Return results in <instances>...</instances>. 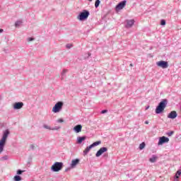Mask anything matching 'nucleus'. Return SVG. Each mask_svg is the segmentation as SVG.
I'll use <instances>...</instances> for the list:
<instances>
[{
  "mask_svg": "<svg viewBox=\"0 0 181 181\" xmlns=\"http://www.w3.org/2000/svg\"><path fill=\"white\" fill-rule=\"evenodd\" d=\"M107 151H108V148L107 147L100 148L95 154L96 158H100V156H101L102 154L104 153V152H107Z\"/></svg>",
  "mask_w": 181,
  "mask_h": 181,
  "instance_id": "nucleus-8",
  "label": "nucleus"
},
{
  "mask_svg": "<svg viewBox=\"0 0 181 181\" xmlns=\"http://www.w3.org/2000/svg\"><path fill=\"white\" fill-rule=\"evenodd\" d=\"M168 142H169V138L163 136L160 137L158 145H163V144H168Z\"/></svg>",
  "mask_w": 181,
  "mask_h": 181,
  "instance_id": "nucleus-9",
  "label": "nucleus"
},
{
  "mask_svg": "<svg viewBox=\"0 0 181 181\" xmlns=\"http://www.w3.org/2000/svg\"><path fill=\"white\" fill-rule=\"evenodd\" d=\"M98 145H101V141H98L96 142L93 143L90 146H92V148H94V146H98Z\"/></svg>",
  "mask_w": 181,
  "mask_h": 181,
  "instance_id": "nucleus-18",
  "label": "nucleus"
},
{
  "mask_svg": "<svg viewBox=\"0 0 181 181\" xmlns=\"http://www.w3.org/2000/svg\"><path fill=\"white\" fill-rule=\"evenodd\" d=\"M173 134H175L174 131H171V132H168L166 133V135H168V136H172V135H173Z\"/></svg>",
  "mask_w": 181,
  "mask_h": 181,
  "instance_id": "nucleus-26",
  "label": "nucleus"
},
{
  "mask_svg": "<svg viewBox=\"0 0 181 181\" xmlns=\"http://www.w3.org/2000/svg\"><path fill=\"white\" fill-rule=\"evenodd\" d=\"M180 175H181V171L177 170L175 175V179H179V177L180 176Z\"/></svg>",
  "mask_w": 181,
  "mask_h": 181,
  "instance_id": "nucleus-23",
  "label": "nucleus"
},
{
  "mask_svg": "<svg viewBox=\"0 0 181 181\" xmlns=\"http://www.w3.org/2000/svg\"><path fill=\"white\" fill-rule=\"evenodd\" d=\"M1 159L2 160H8V159H9V157H8V156H4L1 157Z\"/></svg>",
  "mask_w": 181,
  "mask_h": 181,
  "instance_id": "nucleus-28",
  "label": "nucleus"
},
{
  "mask_svg": "<svg viewBox=\"0 0 181 181\" xmlns=\"http://www.w3.org/2000/svg\"><path fill=\"white\" fill-rule=\"evenodd\" d=\"M144 148H145V143H144V142L141 143V144L139 145V149H140L141 151H142V149H144Z\"/></svg>",
  "mask_w": 181,
  "mask_h": 181,
  "instance_id": "nucleus-25",
  "label": "nucleus"
},
{
  "mask_svg": "<svg viewBox=\"0 0 181 181\" xmlns=\"http://www.w3.org/2000/svg\"><path fill=\"white\" fill-rule=\"evenodd\" d=\"M63 105L64 103L62 101L57 102L52 108V112L57 114V112H60L62 110H63Z\"/></svg>",
  "mask_w": 181,
  "mask_h": 181,
  "instance_id": "nucleus-4",
  "label": "nucleus"
},
{
  "mask_svg": "<svg viewBox=\"0 0 181 181\" xmlns=\"http://www.w3.org/2000/svg\"><path fill=\"white\" fill-rule=\"evenodd\" d=\"M58 129H60V127H51V131H57Z\"/></svg>",
  "mask_w": 181,
  "mask_h": 181,
  "instance_id": "nucleus-27",
  "label": "nucleus"
},
{
  "mask_svg": "<svg viewBox=\"0 0 181 181\" xmlns=\"http://www.w3.org/2000/svg\"><path fill=\"white\" fill-rule=\"evenodd\" d=\"M134 23H135V20H128L127 23L126 25V28H132V26H134Z\"/></svg>",
  "mask_w": 181,
  "mask_h": 181,
  "instance_id": "nucleus-14",
  "label": "nucleus"
},
{
  "mask_svg": "<svg viewBox=\"0 0 181 181\" xmlns=\"http://www.w3.org/2000/svg\"><path fill=\"white\" fill-rule=\"evenodd\" d=\"M57 122H59V123H62V122H64V120L63 119H59Z\"/></svg>",
  "mask_w": 181,
  "mask_h": 181,
  "instance_id": "nucleus-33",
  "label": "nucleus"
},
{
  "mask_svg": "<svg viewBox=\"0 0 181 181\" xmlns=\"http://www.w3.org/2000/svg\"><path fill=\"white\" fill-rule=\"evenodd\" d=\"M9 134L11 132L6 129V130L3 131V134L1 139L0 140V155L4 152V148H5V145L6 144V141L8 137L9 136Z\"/></svg>",
  "mask_w": 181,
  "mask_h": 181,
  "instance_id": "nucleus-1",
  "label": "nucleus"
},
{
  "mask_svg": "<svg viewBox=\"0 0 181 181\" xmlns=\"http://www.w3.org/2000/svg\"><path fill=\"white\" fill-rule=\"evenodd\" d=\"M88 16H90V11H88L87 10H83L78 16V19L79 21H86V19H87V18H88Z\"/></svg>",
  "mask_w": 181,
  "mask_h": 181,
  "instance_id": "nucleus-5",
  "label": "nucleus"
},
{
  "mask_svg": "<svg viewBox=\"0 0 181 181\" xmlns=\"http://www.w3.org/2000/svg\"><path fill=\"white\" fill-rule=\"evenodd\" d=\"M156 64L158 67H161L162 69H168V67H169V64L166 61H159L156 62Z\"/></svg>",
  "mask_w": 181,
  "mask_h": 181,
  "instance_id": "nucleus-6",
  "label": "nucleus"
},
{
  "mask_svg": "<svg viewBox=\"0 0 181 181\" xmlns=\"http://www.w3.org/2000/svg\"><path fill=\"white\" fill-rule=\"evenodd\" d=\"M43 128H45V129H49V131H52V127L48 126L47 124H44Z\"/></svg>",
  "mask_w": 181,
  "mask_h": 181,
  "instance_id": "nucleus-24",
  "label": "nucleus"
},
{
  "mask_svg": "<svg viewBox=\"0 0 181 181\" xmlns=\"http://www.w3.org/2000/svg\"><path fill=\"white\" fill-rule=\"evenodd\" d=\"M88 1H89V2H93V0H88Z\"/></svg>",
  "mask_w": 181,
  "mask_h": 181,
  "instance_id": "nucleus-42",
  "label": "nucleus"
},
{
  "mask_svg": "<svg viewBox=\"0 0 181 181\" xmlns=\"http://www.w3.org/2000/svg\"><path fill=\"white\" fill-rule=\"evenodd\" d=\"M177 117V112H176V111L175 110L171 111L168 115V118H170V119H175V118H176Z\"/></svg>",
  "mask_w": 181,
  "mask_h": 181,
  "instance_id": "nucleus-12",
  "label": "nucleus"
},
{
  "mask_svg": "<svg viewBox=\"0 0 181 181\" xmlns=\"http://www.w3.org/2000/svg\"><path fill=\"white\" fill-rule=\"evenodd\" d=\"M30 148H31V149H35V146L33 144H31Z\"/></svg>",
  "mask_w": 181,
  "mask_h": 181,
  "instance_id": "nucleus-35",
  "label": "nucleus"
},
{
  "mask_svg": "<svg viewBox=\"0 0 181 181\" xmlns=\"http://www.w3.org/2000/svg\"><path fill=\"white\" fill-rule=\"evenodd\" d=\"M134 65L132 64H130V67H133Z\"/></svg>",
  "mask_w": 181,
  "mask_h": 181,
  "instance_id": "nucleus-41",
  "label": "nucleus"
},
{
  "mask_svg": "<svg viewBox=\"0 0 181 181\" xmlns=\"http://www.w3.org/2000/svg\"><path fill=\"white\" fill-rule=\"evenodd\" d=\"M157 159L158 156H156V155H153L152 157L149 158V162H151V163H155Z\"/></svg>",
  "mask_w": 181,
  "mask_h": 181,
  "instance_id": "nucleus-16",
  "label": "nucleus"
},
{
  "mask_svg": "<svg viewBox=\"0 0 181 181\" xmlns=\"http://www.w3.org/2000/svg\"><path fill=\"white\" fill-rule=\"evenodd\" d=\"M160 25H161L162 26H165V25H166V21H165V20H161V21H160Z\"/></svg>",
  "mask_w": 181,
  "mask_h": 181,
  "instance_id": "nucleus-29",
  "label": "nucleus"
},
{
  "mask_svg": "<svg viewBox=\"0 0 181 181\" xmlns=\"http://www.w3.org/2000/svg\"><path fill=\"white\" fill-rule=\"evenodd\" d=\"M21 24H22V21H17L15 23V26H16V28H19V26H21Z\"/></svg>",
  "mask_w": 181,
  "mask_h": 181,
  "instance_id": "nucleus-21",
  "label": "nucleus"
},
{
  "mask_svg": "<svg viewBox=\"0 0 181 181\" xmlns=\"http://www.w3.org/2000/svg\"><path fill=\"white\" fill-rule=\"evenodd\" d=\"M63 169L62 162H55L51 167L52 172H60Z\"/></svg>",
  "mask_w": 181,
  "mask_h": 181,
  "instance_id": "nucleus-3",
  "label": "nucleus"
},
{
  "mask_svg": "<svg viewBox=\"0 0 181 181\" xmlns=\"http://www.w3.org/2000/svg\"><path fill=\"white\" fill-rule=\"evenodd\" d=\"M144 124H146V125H148V124H149V122L148 120L145 121Z\"/></svg>",
  "mask_w": 181,
  "mask_h": 181,
  "instance_id": "nucleus-36",
  "label": "nucleus"
},
{
  "mask_svg": "<svg viewBox=\"0 0 181 181\" xmlns=\"http://www.w3.org/2000/svg\"><path fill=\"white\" fill-rule=\"evenodd\" d=\"M146 110H149V105L146 107Z\"/></svg>",
  "mask_w": 181,
  "mask_h": 181,
  "instance_id": "nucleus-40",
  "label": "nucleus"
},
{
  "mask_svg": "<svg viewBox=\"0 0 181 181\" xmlns=\"http://www.w3.org/2000/svg\"><path fill=\"white\" fill-rule=\"evenodd\" d=\"M107 112H108V110H103L101 111V114H105V113Z\"/></svg>",
  "mask_w": 181,
  "mask_h": 181,
  "instance_id": "nucleus-34",
  "label": "nucleus"
},
{
  "mask_svg": "<svg viewBox=\"0 0 181 181\" xmlns=\"http://www.w3.org/2000/svg\"><path fill=\"white\" fill-rule=\"evenodd\" d=\"M86 139H87V136H78L77 137V144H81L83 141H86Z\"/></svg>",
  "mask_w": 181,
  "mask_h": 181,
  "instance_id": "nucleus-15",
  "label": "nucleus"
},
{
  "mask_svg": "<svg viewBox=\"0 0 181 181\" xmlns=\"http://www.w3.org/2000/svg\"><path fill=\"white\" fill-rule=\"evenodd\" d=\"M23 172H25V170H18L17 175H22L23 173Z\"/></svg>",
  "mask_w": 181,
  "mask_h": 181,
  "instance_id": "nucleus-30",
  "label": "nucleus"
},
{
  "mask_svg": "<svg viewBox=\"0 0 181 181\" xmlns=\"http://www.w3.org/2000/svg\"><path fill=\"white\" fill-rule=\"evenodd\" d=\"M13 180L14 181H21V180H22V177L20 175H16L13 177Z\"/></svg>",
  "mask_w": 181,
  "mask_h": 181,
  "instance_id": "nucleus-19",
  "label": "nucleus"
},
{
  "mask_svg": "<svg viewBox=\"0 0 181 181\" xmlns=\"http://www.w3.org/2000/svg\"><path fill=\"white\" fill-rule=\"evenodd\" d=\"M33 40H35V38H33V37H28V38L27 39V41H28V42H33Z\"/></svg>",
  "mask_w": 181,
  "mask_h": 181,
  "instance_id": "nucleus-31",
  "label": "nucleus"
},
{
  "mask_svg": "<svg viewBox=\"0 0 181 181\" xmlns=\"http://www.w3.org/2000/svg\"><path fill=\"white\" fill-rule=\"evenodd\" d=\"M4 32V29H0V33H2Z\"/></svg>",
  "mask_w": 181,
  "mask_h": 181,
  "instance_id": "nucleus-39",
  "label": "nucleus"
},
{
  "mask_svg": "<svg viewBox=\"0 0 181 181\" xmlns=\"http://www.w3.org/2000/svg\"><path fill=\"white\" fill-rule=\"evenodd\" d=\"M125 5H127V0L122 1L116 6V10L121 11V9H124Z\"/></svg>",
  "mask_w": 181,
  "mask_h": 181,
  "instance_id": "nucleus-7",
  "label": "nucleus"
},
{
  "mask_svg": "<svg viewBox=\"0 0 181 181\" xmlns=\"http://www.w3.org/2000/svg\"><path fill=\"white\" fill-rule=\"evenodd\" d=\"M13 110H21L23 108V103L22 102H16L13 105Z\"/></svg>",
  "mask_w": 181,
  "mask_h": 181,
  "instance_id": "nucleus-10",
  "label": "nucleus"
},
{
  "mask_svg": "<svg viewBox=\"0 0 181 181\" xmlns=\"http://www.w3.org/2000/svg\"><path fill=\"white\" fill-rule=\"evenodd\" d=\"M71 47H73V45H71V44H67V45H66V48H67V49H71Z\"/></svg>",
  "mask_w": 181,
  "mask_h": 181,
  "instance_id": "nucleus-32",
  "label": "nucleus"
},
{
  "mask_svg": "<svg viewBox=\"0 0 181 181\" xmlns=\"http://www.w3.org/2000/svg\"><path fill=\"white\" fill-rule=\"evenodd\" d=\"M90 149H93V147L91 146V145L86 147V149L83 151V155H87V153H88V152H90Z\"/></svg>",
  "mask_w": 181,
  "mask_h": 181,
  "instance_id": "nucleus-17",
  "label": "nucleus"
},
{
  "mask_svg": "<svg viewBox=\"0 0 181 181\" xmlns=\"http://www.w3.org/2000/svg\"><path fill=\"white\" fill-rule=\"evenodd\" d=\"M81 129H83V126H81V124H77L74 127V132H76V134L81 132Z\"/></svg>",
  "mask_w": 181,
  "mask_h": 181,
  "instance_id": "nucleus-13",
  "label": "nucleus"
},
{
  "mask_svg": "<svg viewBox=\"0 0 181 181\" xmlns=\"http://www.w3.org/2000/svg\"><path fill=\"white\" fill-rule=\"evenodd\" d=\"M78 163H80V159H78V158L74 159L71 161L70 168L71 169H74V168H76V166H77V165H78Z\"/></svg>",
  "mask_w": 181,
  "mask_h": 181,
  "instance_id": "nucleus-11",
  "label": "nucleus"
},
{
  "mask_svg": "<svg viewBox=\"0 0 181 181\" xmlns=\"http://www.w3.org/2000/svg\"><path fill=\"white\" fill-rule=\"evenodd\" d=\"M69 170H70V168H69L65 169V172H69Z\"/></svg>",
  "mask_w": 181,
  "mask_h": 181,
  "instance_id": "nucleus-37",
  "label": "nucleus"
},
{
  "mask_svg": "<svg viewBox=\"0 0 181 181\" xmlns=\"http://www.w3.org/2000/svg\"><path fill=\"white\" fill-rule=\"evenodd\" d=\"M100 4H101V1L100 0H96L95 2V8H98V6H100Z\"/></svg>",
  "mask_w": 181,
  "mask_h": 181,
  "instance_id": "nucleus-22",
  "label": "nucleus"
},
{
  "mask_svg": "<svg viewBox=\"0 0 181 181\" xmlns=\"http://www.w3.org/2000/svg\"><path fill=\"white\" fill-rule=\"evenodd\" d=\"M67 69H64L62 71V72L61 73V76H62V80H63V78H64V76H66V73H67Z\"/></svg>",
  "mask_w": 181,
  "mask_h": 181,
  "instance_id": "nucleus-20",
  "label": "nucleus"
},
{
  "mask_svg": "<svg viewBox=\"0 0 181 181\" xmlns=\"http://www.w3.org/2000/svg\"><path fill=\"white\" fill-rule=\"evenodd\" d=\"M168 105V99H163L156 108V114H162Z\"/></svg>",
  "mask_w": 181,
  "mask_h": 181,
  "instance_id": "nucleus-2",
  "label": "nucleus"
},
{
  "mask_svg": "<svg viewBox=\"0 0 181 181\" xmlns=\"http://www.w3.org/2000/svg\"><path fill=\"white\" fill-rule=\"evenodd\" d=\"M177 179L178 178H176L175 177H174V180L173 181H178Z\"/></svg>",
  "mask_w": 181,
  "mask_h": 181,
  "instance_id": "nucleus-38",
  "label": "nucleus"
}]
</instances>
